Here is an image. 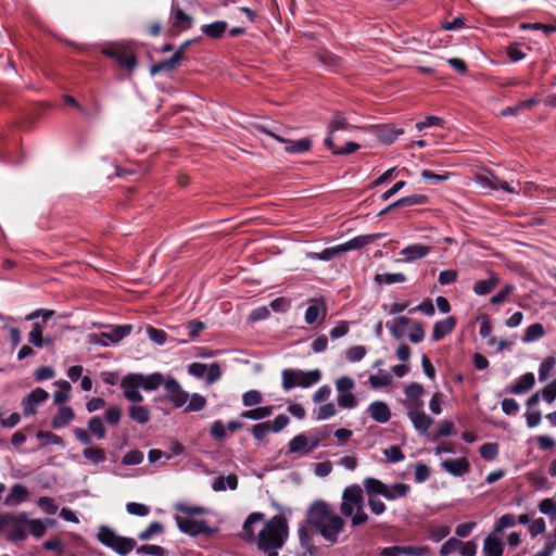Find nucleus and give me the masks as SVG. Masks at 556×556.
Instances as JSON below:
<instances>
[{"label":"nucleus","instance_id":"nucleus-22","mask_svg":"<svg viewBox=\"0 0 556 556\" xmlns=\"http://www.w3.org/2000/svg\"><path fill=\"white\" fill-rule=\"evenodd\" d=\"M313 451L311 441L304 433L295 435L288 444V453L290 454L307 455Z\"/></svg>","mask_w":556,"mask_h":556},{"label":"nucleus","instance_id":"nucleus-13","mask_svg":"<svg viewBox=\"0 0 556 556\" xmlns=\"http://www.w3.org/2000/svg\"><path fill=\"white\" fill-rule=\"evenodd\" d=\"M353 126L348 122L342 112H334L327 130V136L324 140V144L327 149L333 148V135L338 130H350Z\"/></svg>","mask_w":556,"mask_h":556},{"label":"nucleus","instance_id":"nucleus-29","mask_svg":"<svg viewBox=\"0 0 556 556\" xmlns=\"http://www.w3.org/2000/svg\"><path fill=\"white\" fill-rule=\"evenodd\" d=\"M363 486L367 497H377L383 496L387 484L377 478L367 477L363 480Z\"/></svg>","mask_w":556,"mask_h":556},{"label":"nucleus","instance_id":"nucleus-56","mask_svg":"<svg viewBox=\"0 0 556 556\" xmlns=\"http://www.w3.org/2000/svg\"><path fill=\"white\" fill-rule=\"evenodd\" d=\"M375 280L378 282V283H387V285H392V283H397V282H404L406 281V276L402 273H396V274H390V273H386V274H377L376 277H375Z\"/></svg>","mask_w":556,"mask_h":556},{"label":"nucleus","instance_id":"nucleus-37","mask_svg":"<svg viewBox=\"0 0 556 556\" xmlns=\"http://www.w3.org/2000/svg\"><path fill=\"white\" fill-rule=\"evenodd\" d=\"M424 393V387L420 383L412 382L405 388V395L413 402L409 404V408H421L422 402L419 400Z\"/></svg>","mask_w":556,"mask_h":556},{"label":"nucleus","instance_id":"nucleus-44","mask_svg":"<svg viewBox=\"0 0 556 556\" xmlns=\"http://www.w3.org/2000/svg\"><path fill=\"white\" fill-rule=\"evenodd\" d=\"M38 440H41L39 447H43L47 444H54L64 447L65 443L62 437L51 431H38L36 434Z\"/></svg>","mask_w":556,"mask_h":556},{"label":"nucleus","instance_id":"nucleus-55","mask_svg":"<svg viewBox=\"0 0 556 556\" xmlns=\"http://www.w3.org/2000/svg\"><path fill=\"white\" fill-rule=\"evenodd\" d=\"M462 545L463 541H460L459 539L450 538L442 544L439 553L441 556H448L455 552H459Z\"/></svg>","mask_w":556,"mask_h":556},{"label":"nucleus","instance_id":"nucleus-15","mask_svg":"<svg viewBox=\"0 0 556 556\" xmlns=\"http://www.w3.org/2000/svg\"><path fill=\"white\" fill-rule=\"evenodd\" d=\"M121 388L126 400L135 403L143 401V396L138 390L141 387L139 381L136 380V374L126 375L121 381Z\"/></svg>","mask_w":556,"mask_h":556},{"label":"nucleus","instance_id":"nucleus-6","mask_svg":"<svg viewBox=\"0 0 556 556\" xmlns=\"http://www.w3.org/2000/svg\"><path fill=\"white\" fill-rule=\"evenodd\" d=\"M27 521V513L22 511L17 515L5 513L0 514V532L5 529H11L8 534V540L12 542L24 541L27 536L23 526Z\"/></svg>","mask_w":556,"mask_h":556},{"label":"nucleus","instance_id":"nucleus-35","mask_svg":"<svg viewBox=\"0 0 556 556\" xmlns=\"http://www.w3.org/2000/svg\"><path fill=\"white\" fill-rule=\"evenodd\" d=\"M503 552L504 544L498 538L490 534L484 539L483 553L486 556H502Z\"/></svg>","mask_w":556,"mask_h":556},{"label":"nucleus","instance_id":"nucleus-7","mask_svg":"<svg viewBox=\"0 0 556 556\" xmlns=\"http://www.w3.org/2000/svg\"><path fill=\"white\" fill-rule=\"evenodd\" d=\"M364 506V491L358 484L346 486L342 493L340 513L344 517L352 516L355 508Z\"/></svg>","mask_w":556,"mask_h":556},{"label":"nucleus","instance_id":"nucleus-40","mask_svg":"<svg viewBox=\"0 0 556 556\" xmlns=\"http://www.w3.org/2000/svg\"><path fill=\"white\" fill-rule=\"evenodd\" d=\"M332 432V427L330 425H326L321 428L314 429L309 432V441L311 448L315 450L319 446V444L328 438Z\"/></svg>","mask_w":556,"mask_h":556},{"label":"nucleus","instance_id":"nucleus-48","mask_svg":"<svg viewBox=\"0 0 556 556\" xmlns=\"http://www.w3.org/2000/svg\"><path fill=\"white\" fill-rule=\"evenodd\" d=\"M56 384L59 386V389L54 391L53 400L55 404H62L68 399L72 387L66 380H60Z\"/></svg>","mask_w":556,"mask_h":556},{"label":"nucleus","instance_id":"nucleus-49","mask_svg":"<svg viewBox=\"0 0 556 556\" xmlns=\"http://www.w3.org/2000/svg\"><path fill=\"white\" fill-rule=\"evenodd\" d=\"M163 532H164L163 525L159 521H153L148 526L147 529H144L143 531H141L138 534V539L141 541H148V540L152 539L154 535L162 534Z\"/></svg>","mask_w":556,"mask_h":556},{"label":"nucleus","instance_id":"nucleus-39","mask_svg":"<svg viewBox=\"0 0 556 556\" xmlns=\"http://www.w3.org/2000/svg\"><path fill=\"white\" fill-rule=\"evenodd\" d=\"M265 516L263 513H260V511H254L252 514H250L244 523H243V531H244V534H245V540L247 541H253L254 538H255V534H254V529H253V526L262 520H264Z\"/></svg>","mask_w":556,"mask_h":556},{"label":"nucleus","instance_id":"nucleus-31","mask_svg":"<svg viewBox=\"0 0 556 556\" xmlns=\"http://www.w3.org/2000/svg\"><path fill=\"white\" fill-rule=\"evenodd\" d=\"M404 132L401 128H395L390 125L380 126L376 129V136L380 142L384 144L393 143L400 135Z\"/></svg>","mask_w":556,"mask_h":556},{"label":"nucleus","instance_id":"nucleus-27","mask_svg":"<svg viewBox=\"0 0 556 556\" xmlns=\"http://www.w3.org/2000/svg\"><path fill=\"white\" fill-rule=\"evenodd\" d=\"M381 236L382 235H380V233L357 236V237L342 243L341 251L348 252V251H352V250L362 249L363 247L375 242V240L377 238H380Z\"/></svg>","mask_w":556,"mask_h":556},{"label":"nucleus","instance_id":"nucleus-11","mask_svg":"<svg viewBox=\"0 0 556 556\" xmlns=\"http://www.w3.org/2000/svg\"><path fill=\"white\" fill-rule=\"evenodd\" d=\"M163 386L166 391V397L174 405V407L179 408L187 403L189 394L182 390L177 379L168 377L165 379Z\"/></svg>","mask_w":556,"mask_h":556},{"label":"nucleus","instance_id":"nucleus-2","mask_svg":"<svg viewBox=\"0 0 556 556\" xmlns=\"http://www.w3.org/2000/svg\"><path fill=\"white\" fill-rule=\"evenodd\" d=\"M288 521L278 515L267 521L258 533L257 547L263 552L280 548L288 538Z\"/></svg>","mask_w":556,"mask_h":556},{"label":"nucleus","instance_id":"nucleus-12","mask_svg":"<svg viewBox=\"0 0 556 556\" xmlns=\"http://www.w3.org/2000/svg\"><path fill=\"white\" fill-rule=\"evenodd\" d=\"M267 134L273 137L278 142L285 143V151L290 154H303L312 149V140L309 138H302L299 140H291L278 136L271 131H267Z\"/></svg>","mask_w":556,"mask_h":556},{"label":"nucleus","instance_id":"nucleus-63","mask_svg":"<svg viewBox=\"0 0 556 556\" xmlns=\"http://www.w3.org/2000/svg\"><path fill=\"white\" fill-rule=\"evenodd\" d=\"M143 460V453L139 450H132L127 452L123 458L122 464L126 466L139 465Z\"/></svg>","mask_w":556,"mask_h":556},{"label":"nucleus","instance_id":"nucleus-30","mask_svg":"<svg viewBox=\"0 0 556 556\" xmlns=\"http://www.w3.org/2000/svg\"><path fill=\"white\" fill-rule=\"evenodd\" d=\"M228 28L226 21H215L211 24H204L201 26V33L211 39H219L224 36Z\"/></svg>","mask_w":556,"mask_h":556},{"label":"nucleus","instance_id":"nucleus-3","mask_svg":"<svg viewBox=\"0 0 556 556\" xmlns=\"http://www.w3.org/2000/svg\"><path fill=\"white\" fill-rule=\"evenodd\" d=\"M101 53L114 61H116L121 70L126 71L129 75L138 66L137 56L131 46L122 42H112L101 49Z\"/></svg>","mask_w":556,"mask_h":556},{"label":"nucleus","instance_id":"nucleus-33","mask_svg":"<svg viewBox=\"0 0 556 556\" xmlns=\"http://www.w3.org/2000/svg\"><path fill=\"white\" fill-rule=\"evenodd\" d=\"M410 324V319L406 316H399L392 321H387L386 326L390 329L391 336L400 340L405 334V328Z\"/></svg>","mask_w":556,"mask_h":556},{"label":"nucleus","instance_id":"nucleus-58","mask_svg":"<svg viewBox=\"0 0 556 556\" xmlns=\"http://www.w3.org/2000/svg\"><path fill=\"white\" fill-rule=\"evenodd\" d=\"M556 365V358L554 356L546 357L539 367V380L545 381L549 376V372Z\"/></svg>","mask_w":556,"mask_h":556},{"label":"nucleus","instance_id":"nucleus-62","mask_svg":"<svg viewBox=\"0 0 556 556\" xmlns=\"http://www.w3.org/2000/svg\"><path fill=\"white\" fill-rule=\"evenodd\" d=\"M514 290H515V286L507 283L500 292H497L490 299V303L492 305H500V304L504 303L507 300V298L509 296V294L513 293Z\"/></svg>","mask_w":556,"mask_h":556},{"label":"nucleus","instance_id":"nucleus-36","mask_svg":"<svg viewBox=\"0 0 556 556\" xmlns=\"http://www.w3.org/2000/svg\"><path fill=\"white\" fill-rule=\"evenodd\" d=\"M535 383V378L532 372H527L519 377L514 384L509 387V392L520 394L530 390Z\"/></svg>","mask_w":556,"mask_h":556},{"label":"nucleus","instance_id":"nucleus-54","mask_svg":"<svg viewBox=\"0 0 556 556\" xmlns=\"http://www.w3.org/2000/svg\"><path fill=\"white\" fill-rule=\"evenodd\" d=\"M479 453L483 459L493 460L498 455V444L494 442L483 443L479 447Z\"/></svg>","mask_w":556,"mask_h":556},{"label":"nucleus","instance_id":"nucleus-53","mask_svg":"<svg viewBox=\"0 0 556 556\" xmlns=\"http://www.w3.org/2000/svg\"><path fill=\"white\" fill-rule=\"evenodd\" d=\"M544 333H545V330H544V327L542 324H539V323L532 324L526 329L523 341L525 342H533V341L542 338L544 336Z\"/></svg>","mask_w":556,"mask_h":556},{"label":"nucleus","instance_id":"nucleus-21","mask_svg":"<svg viewBox=\"0 0 556 556\" xmlns=\"http://www.w3.org/2000/svg\"><path fill=\"white\" fill-rule=\"evenodd\" d=\"M298 532L301 547L311 556L316 555L318 553V548L315 546L313 541V535L316 533L315 530H312V528L305 522L300 526Z\"/></svg>","mask_w":556,"mask_h":556},{"label":"nucleus","instance_id":"nucleus-10","mask_svg":"<svg viewBox=\"0 0 556 556\" xmlns=\"http://www.w3.org/2000/svg\"><path fill=\"white\" fill-rule=\"evenodd\" d=\"M188 372L199 379L205 377L206 382L212 384L222 377V370L218 363L206 365L203 363H192L188 366Z\"/></svg>","mask_w":556,"mask_h":556},{"label":"nucleus","instance_id":"nucleus-16","mask_svg":"<svg viewBox=\"0 0 556 556\" xmlns=\"http://www.w3.org/2000/svg\"><path fill=\"white\" fill-rule=\"evenodd\" d=\"M407 416L410 419L414 428L420 434H426L433 424V419L428 416L421 408H409Z\"/></svg>","mask_w":556,"mask_h":556},{"label":"nucleus","instance_id":"nucleus-34","mask_svg":"<svg viewBox=\"0 0 556 556\" xmlns=\"http://www.w3.org/2000/svg\"><path fill=\"white\" fill-rule=\"evenodd\" d=\"M409 491L410 486L406 483L396 482L391 485L387 484L383 497L388 501H395L397 498L406 497Z\"/></svg>","mask_w":556,"mask_h":556},{"label":"nucleus","instance_id":"nucleus-47","mask_svg":"<svg viewBox=\"0 0 556 556\" xmlns=\"http://www.w3.org/2000/svg\"><path fill=\"white\" fill-rule=\"evenodd\" d=\"M88 430L98 439H103L106 435V429L100 416H93L89 419Z\"/></svg>","mask_w":556,"mask_h":556},{"label":"nucleus","instance_id":"nucleus-23","mask_svg":"<svg viewBox=\"0 0 556 556\" xmlns=\"http://www.w3.org/2000/svg\"><path fill=\"white\" fill-rule=\"evenodd\" d=\"M136 380H138L140 387L148 392L157 390L165 381L161 372H153L148 376L136 374Z\"/></svg>","mask_w":556,"mask_h":556},{"label":"nucleus","instance_id":"nucleus-45","mask_svg":"<svg viewBox=\"0 0 556 556\" xmlns=\"http://www.w3.org/2000/svg\"><path fill=\"white\" fill-rule=\"evenodd\" d=\"M83 455L86 459L99 464L106 459V455L103 448L99 446H89L83 451Z\"/></svg>","mask_w":556,"mask_h":556},{"label":"nucleus","instance_id":"nucleus-14","mask_svg":"<svg viewBox=\"0 0 556 556\" xmlns=\"http://www.w3.org/2000/svg\"><path fill=\"white\" fill-rule=\"evenodd\" d=\"M49 393L42 388L34 389L22 401L23 413L25 416H33L37 413L39 404L48 400Z\"/></svg>","mask_w":556,"mask_h":556},{"label":"nucleus","instance_id":"nucleus-19","mask_svg":"<svg viewBox=\"0 0 556 556\" xmlns=\"http://www.w3.org/2000/svg\"><path fill=\"white\" fill-rule=\"evenodd\" d=\"M367 412L370 417L379 424H386L391 418L390 407L386 402L382 401H375L370 403L367 407Z\"/></svg>","mask_w":556,"mask_h":556},{"label":"nucleus","instance_id":"nucleus-43","mask_svg":"<svg viewBox=\"0 0 556 556\" xmlns=\"http://www.w3.org/2000/svg\"><path fill=\"white\" fill-rule=\"evenodd\" d=\"M429 202V198L425 194H412L408 197H404L393 202V206H415V205H425Z\"/></svg>","mask_w":556,"mask_h":556},{"label":"nucleus","instance_id":"nucleus-52","mask_svg":"<svg viewBox=\"0 0 556 556\" xmlns=\"http://www.w3.org/2000/svg\"><path fill=\"white\" fill-rule=\"evenodd\" d=\"M520 29L527 30H542L545 36H549L556 33V23L554 24H543V23H521Z\"/></svg>","mask_w":556,"mask_h":556},{"label":"nucleus","instance_id":"nucleus-4","mask_svg":"<svg viewBox=\"0 0 556 556\" xmlns=\"http://www.w3.org/2000/svg\"><path fill=\"white\" fill-rule=\"evenodd\" d=\"M98 541L104 546L112 548L121 556L128 555L137 545L135 539L118 535L108 526H100L97 534Z\"/></svg>","mask_w":556,"mask_h":556},{"label":"nucleus","instance_id":"nucleus-57","mask_svg":"<svg viewBox=\"0 0 556 556\" xmlns=\"http://www.w3.org/2000/svg\"><path fill=\"white\" fill-rule=\"evenodd\" d=\"M25 526L28 527L30 533L36 538L40 539L46 533V525L40 519H28L25 522Z\"/></svg>","mask_w":556,"mask_h":556},{"label":"nucleus","instance_id":"nucleus-60","mask_svg":"<svg viewBox=\"0 0 556 556\" xmlns=\"http://www.w3.org/2000/svg\"><path fill=\"white\" fill-rule=\"evenodd\" d=\"M263 402V395L257 390H250L243 393L242 404L247 407H251Z\"/></svg>","mask_w":556,"mask_h":556},{"label":"nucleus","instance_id":"nucleus-59","mask_svg":"<svg viewBox=\"0 0 556 556\" xmlns=\"http://www.w3.org/2000/svg\"><path fill=\"white\" fill-rule=\"evenodd\" d=\"M400 552L402 555L408 556H425L428 555L430 548L426 545L424 546H413V545H399Z\"/></svg>","mask_w":556,"mask_h":556},{"label":"nucleus","instance_id":"nucleus-41","mask_svg":"<svg viewBox=\"0 0 556 556\" xmlns=\"http://www.w3.org/2000/svg\"><path fill=\"white\" fill-rule=\"evenodd\" d=\"M274 406H263L256 407L252 409L244 410L240 414L241 418L251 419V420H261L266 417H269L273 414Z\"/></svg>","mask_w":556,"mask_h":556},{"label":"nucleus","instance_id":"nucleus-50","mask_svg":"<svg viewBox=\"0 0 556 556\" xmlns=\"http://www.w3.org/2000/svg\"><path fill=\"white\" fill-rule=\"evenodd\" d=\"M393 378L392 376L386 371V370H379V372L377 375H371L369 377V382L371 384L372 388H381V387H387L389 384H391Z\"/></svg>","mask_w":556,"mask_h":556},{"label":"nucleus","instance_id":"nucleus-42","mask_svg":"<svg viewBox=\"0 0 556 556\" xmlns=\"http://www.w3.org/2000/svg\"><path fill=\"white\" fill-rule=\"evenodd\" d=\"M128 415L140 425H144L150 420V410L146 406L131 405L128 408Z\"/></svg>","mask_w":556,"mask_h":556},{"label":"nucleus","instance_id":"nucleus-5","mask_svg":"<svg viewBox=\"0 0 556 556\" xmlns=\"http://www.w3.org/2000/svg\"><path fill=\"white\" fill-rule=\"evenodd\" d=\"M282 389L289 391L296 387L309 388L321 379V372L318 369L303 371L301 369L287 368L281 372Z\"/></svg>","mask_w":556,"mask_h":556},{"label":"nucleus","instance_id":"nucleus-28","mask_svg":"<svg viewBox=\"0 0 556 556\" xmlns=\"http://www.w3.org/2000/svg\"><path fill=\"white\" fill-rule=\"evenodd\" d=\"M29 495L28 490L21 483L12 485L9 495L4 500L7 506H16L23 503Z\"/></svg>","mask_w":556,"mask_h":556},{"label":"nucleus","instance_id":"nucleus-26","mask_svg":"<svg viewBox=\"0 0 556 556\" xmlns=\"http://www.w3.org/2000/svg\"><path fill=\"white\" fill-rule=\"evenodd\" d=\"M500 283V276L496 273H491L488 279H481L475 282L472 291L477 295L490 294Z\"/></svg>","mask_w":556,"mask_h":556},{"label":"nucleus","instance_id":"nucleus-64","mask_svg":"<svg viewBox=\"0 0 556 556\" xmlns=\"http://www.w3.org/2000/svg\"><path fill=\"white\" fill-rule=\"evenodd\" d=\"M147 333L149 339L159 345H163L166 342L167 333L162 329L148 326Z\"/></svg>","mask_w":556,"mask_h":556},{"label":"nucleus","instance_id":"nucleus-46","mask_svg":"<svg viewBox=\"0 0 556 556\" xmlns=\"http://www.w3.org/2000/svg\"><path fill=\"white\" fill-rule=\"evenodd\" d=\"M43 328L42 325L38 321L33 324V328L28 333V341L36 348L45 346V338L42 336Z\"/></svg>","mask_w":556,"mask_h":556},{"label":"nucleus","instance_id":"nucleus-1","mask_svg":"<svg viewBox=\"0 0 556 556\" xmlns=\"http://www.w3.org/2000/svg\"><path fill=\"white\" fill-rule=\"evenodd\" d=\"M306 523L330 545L338 543L339 534L345 527V520L325 501H316L308 507Z\"/></svg>","mask_w":556,"mask_h":556},{"label":"nucleus","instance_id":"nucleus-32","mask_svg":"<svg viewBox=\"0 0 556 556\" xmlns=\"http://www.w3.org/2000/svg\"><path fill=\"white\" fill-rule=\"evenodd\" d=\"M430 252V247L424 245V244H410L406 248H404L401 252L402 255H404L405 260L407 262L416 261L419 258H424L428 255Z\"/></svg>","mask_w":556,"mask_h":556},{"label":"nucleus","instance_id":"nucleus-20","mask_svg":"<svg viewBox=\"0 0 556 556\" xmlns=\"http://www.w3.org/2000/svg\"><path fill=\"white\" fill-rule=\"evenodd\" d=\"M172 26L180 29H188L191 27L193 18L184 12L176 0L172 2Z\"/></svg>","mask_w":556,"mask_h":556},{"label":"nucleus","instance_id":"nucleus-51","mask_svg":"<svg viewBox=\"0 0 556 556\" xmlns=\"http://www.w3.org/2000/svg\"><path fill=\"white\" fill-rule=\"evenodd\" d=\"M517 519L514 514H505L501 516L494 523L493 532L500 533L507 528H511L516 525Z\"/></svg>","mask_w":556,"mask_h":556},{"label":"nucleus","instance_id":"nucleus-38","mask_svg":"<svg viewBox=\"0 0 556 556\" xmlns=\"http://www.w3.org/2000/svg\"><path fill=\"white\" fill-rule=\"evenodd\" d=\"M180 66V63L172 55L167 60L160 61L150 66L151 76H155L162 72L172 73Z\"/></svg>","mask_w":556,"mask_h":556},{"label":"nucleus","instance_id":"nucleus-8","mask_svg":"<svg viewBox=\"0 0 556 556\" xmlns=\"http://www.w3.org/2000/svg\"><path fill=\"white\" fill-rule=\"evenodd\" d=\"M178 529L190 536L205 535L212 536L217 532V528H212L205 520H194L188 517H175Z\"/></svg>","mask_w":556,"mask_h":556},{"label":"nucleus","instance_id":"nucleus-24","mask_svg":"<svg viewBox=\"0 0 556 556\" xmlns=\"http://www.w3.org/2000/svg\"><path fill=\"white\" fill-rule=\"evenodd\" d=\"M456 326V318L448 316L443 320H439L433 325L432 339L434 341L442 340L445 336L450 334Z\"/></svg>","mask_w":556,"mask_h":556},{"label":"nucleus","instance_id":"nucleus-61","mask_svg":"<svg viewBox=\"0 0 556 556\" xmlns=\"http://www.w3.org/2000/svg\"><path fill=\"white\" fill-rule=\"evenodd\" d=\"M206 405V399L201 394L194 393L190 396L189 404L186 407V412H200Z\"/></svg>","mask_w":556,"mask_h":556},{"label":"nucleus","instance_id":"nucleus-9","mask_svg":"<svg viewBox=\"0 0 556 556\" xmlns=\"http://www.w3.org/2000/svg\"><path fill=\"white\" fill-rule=\"evenodd\" d=\"M132 329V325H117L113 326L110 332H100L91 337L94 338V343L108 346L110 343L116 344L122 341L131 333Z\"/></svg>","mask_w":556,"mask_h":556},{"label":"nucleus","instance_id":"nucleus-25","mask_svg":"<svg viewBox=\"0 0 556 556\" xmlns=\"http://www.w3.org/2000/svg\"><path fill=\"white\" fill-rule=\"evenodd\" d=\"M75 418V412L70 406H61L51 420V427L55 430L62 429Z\"/></svg>","mask_w":556,"mask_h":556},{"label":"nucleus","instance_id":"nucleus-17","mask_svg":"<svg viewBox=\"0 0 556 556\" xmlns=\"http://www.w3.org/2000/svg\"><path fill=\"white\" fill-rule=\"evenodd\" d=\"M327 306L323 299H312L311 305L306 308L304 319L307 325H313L320 317L321 320L326 318Z\"/></svg>","mask_w":556,"mask_h":556},{"label":"nucleus","instance_id":"nucleus-18","mask_svg":"<svg viewBox=\"0 0 556 556\" xmlns=\"http://www.w3.org/2000/svg\"><path fill=\"white\" fill-rule=\"evenodd\" d=\"M441 465L446 472L454 477H462L470 470V463L466 457L447 458Z\"/></svg>","mask_w":556,"mask_h":556}]
</instances>
